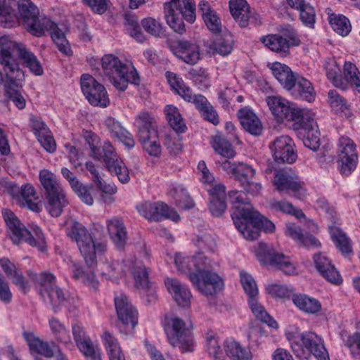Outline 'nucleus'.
Here are the masks:
<instances>
[{"label":"nucleus","instance_id":"nucleus-31","mask_svg":"<svg viewBox=\"0 0 360 360\" xmlns=\"http://www.w3.org/2000/svg\"><path fill=\"white\" fill-rule=\"evenodd\" d=\"M22 336L31 352H35L47 358L53 356V351L48 342L43 341L32 332L25 331L22 333Z\"/></svg>","mask_w":360,"mask_h":360},{"label":"nucleus","instance_id":"nucleus-48","mask_svg":"<svg viewBox=\"0 0 360 360\" xmlns=\"http://www.w3.org/2000/svg\"><path fill=\"white\" fill-rule=\"evenodd\" d=\"M72 332L74 340L79 350L82 353L86 352L89 354V352L91 351V348L94 347V346L90 339L86 335L84 328L81 325L75 323L72 326Z\"/></svg>","mask_w":360,"mask_h":360},{"label":"nucleus","instance_id":"nucleus-25","mask_svg":"<svg viewBox=\"0 0 360 360\" xmlns=\"http://www.w3.org/2000/svg\"><path fill=\"white\" fill-rule=\"evenodd\" d=\"M315 266L318 271L329 282L340 284L342 278L328 258L322 254H316L314 257Z\"/></svg>","mask_w":360,"mask_h":360},{"label":"nucleus","instance_id":"nucleus-20","mask_svg":"<svg viewBox=\"0 0 360 360\" xmlns=\"http://www.w3.org/2000/svg\"><path fill=\"white\" fill-rule=\"evenodd\" d=\"M275 162L277 163L294 162L297 153L293 149L292 140L288 136H281L275 139L269 146Z\"/></svg>","mask_w":360,"mask_h":360},{"label":"nucleus","instance_id":"nucleus-6","mask_svg":"<svg viewBox=\"0 0 360 360\" xmlns=\"http://www.w3.org/2000/svg\"><path fill=\"white\" fill-rule=\"evenodd\" d=\"M2 214L13 243L18 245L22 241H25L30 245L36 247L41 252L46 251L45 238L39 227L35 226L33 229V234H32L25 228L13 212L8 210H4L2 211Z\"/></svg>","mask_w":360,"mask_h":360},{"label":"nucleus","instance_id":"nucleus-46","mask_svg":"<svg viewBox=\"0 0 360 360\" xmlns=\"http://www.w3.org/2000/svg\"><path fill=\"white\" fill-rule=\"evenodd\" d=\"M49 327L56 340L66 347L72 346L70 336L65 326L56 318L52 317L49 321Z\"/></svg>","mask_w":360,"mask_h":360},{"label":"nucleus","instance_id":"nucleus-53","mask_svg":"<svg viewBox=\"0 0 360 360\" xmlns=\"http://www.w3.org/2000/svg\"><path fill=\"white\" fill-rule=\"evenodd\" d=\"M249 304L252 313L257 319L266 323L271 328H276L278 327L276 321L266 312L264 307L258 303L257 297L249 300Z\"/></svg>","mask_w":360,"mask_h":360},{"label":"nucleus","instance_id":"nucleus-5","mask_svg":"<svg viewBox=\"0 0 360 360\" xmlns=\"http://www.w3.org/2000/svg\"><path fill=\"white\" fill-rule=\"evenodd\" d=\"M165 321V330L171 346L183 353L192 352L195 342L191 323L177 316H168Z\"/></svg>","mask_w":360,"mask_h":360},{"label":"nucleus","instance_id":"nucleus-26","mask_svg":"<svg viewBox=\"0 0 360 360\" xmlns=\"http://www.w3.org/2000/svg\"><path fill=\"white\" fill-rule=\"evenodd\" d=\"M292 96L295 98L311 102L314 100L315 93L311 82L302 76L297 75L295 82H292V87L288 88Z\"/></svg>","mask_w":360,"mask_h":360},{"label":"nucleus","instance_id":"nucleus-40","mask_svg":"<svg viewBox=\"0 0 360 360\" xmlns=\"http://www.w3.org/2000/svg\"><path fill=\"white\" fill-rule=\"evenodd\" d=\"M262 43L272 51L285 56L289 53L290 42L286 38L278 34L262 38Z\"/></svg>","mask_w":360,"mask_h":360},{"label":"nucleus","instance_id":"nucleus-14","mask_svg":"<svg viewBox=\"0 0 360 360\" xmlns=\"http://www.w3.org/2000/svg\"><path fill=\"white\" fill-rule=\"evenodd\" d=\"M174 262L178 270L188 274H202L212 270V262L202 252H198L192 257H182L180 253L175 255Z\"/></svg>","mask_w":360,"mask_h":360},{"label":"nucleus","instance_id":"nucleus-32","mask_svg":"<svg viewBox=\"0 0 360 360\" xmlns=\"http://www.w3.org/2000/svg\"><path fill=\"white\" fill-rule=\"evenodd\" d=\"M134 125L138 129L139 139H146L148 134L154 137L158 132L154 125V118L147 111H141L136 115Z\"/></svg>","mask_w":360,"mask_h":360},{"label":"nucleus","instance_id":"nucleus-15","mask_svg":"<svg viewBox=\"0 0 360 360\" xmlns=\"http://www.w3.org/2000/svg\"><path fill=\"white\" fill-rule=\"evenodd\" d=\"M81 89L92 105L105 108L109 104L110 101L105 87L92 76L84 74L81 77Z\"/></svg>","mask_w":360,"mask_h":360},{"label":"nucleus","instance_id":"nucleus-18","mask_svg":"<svg viewBox=\"0 0 360 360\" xmlns=\"http://www.w3.org/2000/svg\"><path fill=\"white\" fill-rule=\"evenodd\" d=\"M190 281L205 296L215 295L224 286L221 277L212 270L200 275L191 274Z\"/></svg>","mask_w":360,"mask_h":360},{"label":"nucleus","instance_id":"nucleus-51","mask_svg":"<svg viewBox=\"0 0 360 360\" xmlns=\"http://www.w3.org/2000/svg\"><path fill=\"white\" fill-rule=\"evenodd\" d=\"M167 80L172 88L185 101L191 102L193 99L192 92L189 87L186 86L183 81L172 72H167Z\"/></svg>","mask_w":360,"mask_h":360},{"label":"nucleus","instance_id":"nucleus-47","mask_svg":"<svg viewBox=\"0 0 360 360\" xmlns=\"http://www.w3.org/2000/svg\"><path fill=\"white\" fill-rule=\"evenodd\" d=\"M101 275L108 280L117 281L124 273V265L122 262H106L101 264Z\"/></svg>","mask_w":360,"mask_h":360},{"label":"nucleus","instance_id":"nucleus-55","mask_svg":"<svg viewBox=\"0 0 360 360\" xmlns=\"http://www.w3.org/2000/svg\"><path fill=\"white\" fill-rule=\"evenodd\" d=\"M104 341L110 360H125L124 355L117 339L112 337L110 333H105Z\"/></svg>","mask_w":360,"mask_h":360},{"label":"nucleus","instance_id":"nucleus-45","mask_svg":"<svg viewBox=\"0 0 360 360\" xmlns=\"http://www.w3.org/2000/svg\"><path fill=\"white\" fill-rule=\"evenodd\" d=\"M224 350L232 360H251L252 359L249 349L242 347L238 342L232 340L225 341Z\"/></svg>","mask_w":360,"mask_h":360},{"label":"nucleus","instance_id":"nucleus-59","mask_svg":"<svg viewBox=\"0 0 360 360\" xmlns=\"http://www.w3.org/2000/svg\"><path fill=\"white\" fill-rule=\"evenodd\" d=\"M176 205L182 210L191 209L193 207L194 203L188 195L186 191L181 187H176L171 190Z\"/></svg>","mask_w":360,"mask_h":360},{"label":"nucleus","instance_id":"nucleus-50","mask_svg":"<svg viewBox=\"0 0 360 360\" xmlns=\"http://www.w3.org/2000/svg\"><path fill=\"white\" fill-rule=\"evenodd\" d=\"M212 146L218 154L225 158H232L236 155V152L231 143L221 135H217L213 137Z\"/></svg>","mask_w":360,"mask_h":360},{"label":"nucleus","instance_id":"nucleus-21","mask_svg":"<svg viewBox=\"0 0 360 360\" xmlns=\"http://www.w3.org/2000/svg\"><path fill=\"white\" fill-rule=\"evenodd\" d=\"M256 174L255 170L249 165L243 162H238L234 179L240 183L248 193L256 195L262 190V185L253 181Z\"/></svg>","mask_w":360,"mask_h":360},{"label":"nucleus","instance_id":"nucleus-36","mask_svg":"<svg viewBox=\"0 0 360 360\" xmlns=\"http://www.w3.org/2000/svg\"><path fill=\"white\" fill-rule=\"evenodd\" d=\"M199 10L207 28L214 33L220 32L221 30V20L216 12L210 8L207 2L200 1Z\"/></svg>","mask_w":360,"mask_h":360},{"label":"nucleus","instance_id":"nucleus-4","mask_svg":"<svg viewBox=\"0 0 360 360\" xmlns=\"http://www.w3.org/2000/svg\"><path fill=\"white\" fill-rule=\"evenodd\" d=\"M101 62L104 75L116 89L124 91L129 83L139 85V75L131 65L124 63L112 54L103 56Z\"/></svg>","mask_w":360,"mask_h":360},{"label":"nucleus","instance_id":"nucleus-38","mask_svg":"<svg viewBox=\"0 0 360 360\" xmlns=\"http://www.w3.org/2000/svg\"><path fill=\"white\" fill-rule=\"evenodd\" d=\"M340 80L345 83L344 86L338 88L345 89L348 85L354 86L360 92V72L356 65L350 62H346L343 68V77L340 76Z\"/></svg>","mask_w":360,"mask_h":360},{"label":"nucleus","instance_id":"nucleus-35","mask_svg":"<svg viewBox=\"0 0 360 360\" xmlns=\"http://www.w3.org/2000/svg\"><path fill=\"white\" fill-rule=\"evenodd\" d=\"M271 72L283 87L288 90L292 87V82L297 74L294 73L291 69L285 64L275 63L272 65Z\"/></svg>","mask_w":360,"mask_h":360},{"label":"nucleus","instance_id":"nucleus-22","mask_svg":"<svg viewBox=\"0 0 360 360\" xmlns=\"http://www.w3.org/2000/svg\"><path fill=\"white\" fill-rule=\"evenodd\" d=\"M174 54L189 65H195L200 58L199 46L186 40H179L169 46Z\"/></svg>","mask_w":360,"mask_h":360},{"label":"nucleus","instance_id":"nucleus-56","mask_svg":"<svg viewBox=\"0 0 360 360\" xmlns=\"http://www.w3.org/2000/svg\"><path fill=\"white\" fill-rule=\"evenodd\" d=\"M125 26L128 33L139 42L145 40V36L139 25L137 18L129 13L124 15Z\"/></svg>","mask_w":360,"mask_h":360},{"label":"nucleus","instance_id":"nucleus-10","mask_svg":"<svg viewBox=\"0 0 360 360\" xmlns=\"http://www.w3.org/2000/svg\"><path fill=\"white\" fill-rule=\"evenodd\" d=\"M266 101L276 120L281 122L285 120L292 122V128L299 127L301 124L300 122L305 116L304 114L311 112L308 109L296 108L288 101L278 96H268Z\"/></svg>","mask_w":360,"mask_h":360},{"label":"nucleus","instance_id":"nucleus-3","mask_svg":"<svg viewBox=\"0 0 360 360\" xmlns=\"http://www.w3.org/2000/svg\"><path fill=\"white\" fill-rule=\"evenodd\" d=\"M229 197L233 205L231 217L233 223L246 240L257 239L259 237L258 229L268 233L274 231V224L255 210L247 199L243 198L241 193L232 191L229 193Z\"/></svg>","mask_w":360,"mask_h":360},{"label":"nucleus","instance_id":"nucleus-9","mask_svg":"<svg viewBox=\"0 0 360 360\" xmlns=\"http://www.w3.org/2000/svg\"><path fill=\"white\" fill-rule=\"evenodd\" d=\"M32 279L39 285L40 294L52 307L55 313L58 312L64 303L70 302L63 290L56 285V277L51 273L42 272L37 275L30 274Z\"/></svg>","mask_w":360,"mask_h":360},{"label":"nucleus","instance_id":"nucleus-17","mask_svg":"<svg viewBox=\"0 0 360 360\" xmlns=\"http://www.w3.org/2000/svg\"><path fill=\"white\" fill-rule=\"evenodd\" d=\"M141 215L150 221H159L170 219L177 222L180 219L178 213L162 202H145L136 207Z\"/></svg>","mask_w":360,"mask_h":360},{"label":"nucleus","instance_id":"nucleus-7","mask_svg":"<svg viewBox=\"0 0 360 360\" xmlns=\"http://www.w3.org/2000/svg\"><path fill=\"white\" fill-rule=\"evenodd\" d=\"M290 340L292 350L297 357L308 359L310 354H313L317 360H330L322 338L315 333H298Z\"/></svg>","mask_w":360,"mask_h":360},{"label":"nucleus","instance_id":"nucleus-49","mask_svg":"<svg viewBox=\"0 0 360 360\" xmlns=\"http://www.w3.org/2000/svg\"><path fill=\"white\" fill-rule=\"evenodd\" d=\"M328 21L333 30L338 34L345 37L351 32L352 25L347 18L342 15L330 14Z\"/></svg>","mask_w":360,"mask_h":360},{"label":"nucleus","instance_id":"nucleus-16","mask_svg":"<svg viewBox=\"0 0 360 360\" xmlns=\"http://www.w3.org/2000/svg\"><path fill=\"white\" fill-rule=\"evenodd\" d=\"M304 115L303 120L300 122V126L297 128H293V129L297 131V137L302 141L303 144L315 151L320 146L318 127L314 120V115L311 111L307 112Z\"/></svg>","mask_w":360,"mask_h":360},{"label":"nucleus","instance_id":"nucleus-60","mask_svg":"<svg viewBox=\"0 0 360 360\" xmlns=\"http://www.w3.org/2000/svg\"><path fill=\"white\" fill-rule=\"evenodd\" d=\"M325 70L327 77L332 82L335 86L338 87L345 86V83L340 80L339 73L340 72V68L335 59L328 58L326 61Z\"/></svg>","mask_w":360,"mask_h":360},{"label":"nucleus","instance_id":"nucleus-54","mask_svg":"<svg viewBox=\"0 0 360 360\" xmlns=\"http://www.w3.org/2000/svg\"><path fill=\"white\" fill-rule=\"evenodd\" d=\"M6 187L8 189L11 195H15L16 194L20 193V204L22 202L37 199L34 187L30 184H25L23 186L19 187L18 185L9 182L6 184Z\"/></svg>","mask_w":360,"mask_h":360},{"label":"nucleus","instance_id":"nucleus-2","mask_svg":"<svg viewBox=\"0 0 360 360\" xmlns=\"http://www.w3.org/2000/svg\"><path fill=\"white\" fill-rule=\"evenodd\" d=\"M68 235L77 243L86 266V269H84L79 264L72 262L70 269L73 278L81 280L84 284L96 290L99 286V282L94 274V269L97 265L96 253L104 252L106 245L103 243H96L87 229L77 221L72 224Z\"/></svg>","mask_w":360,"mask_h":360},{"label":"nucleus","instance_id":"nucleus-11","mask_svg":"<svg viewBox=\"0 0 360 360\" xmlns=\"http://www.w3.org/2000/svg\"><path fill=\"white\" fill-rule=\"evenodd\" d=\"M274 184L279 192L290 191L300 200H303L307 195L304 183L290 168L278 171L274 176Z\"/></svg>","mask_w":360,"mask_h":360},{"label":"nucleus","instance_id":"nucleus-43","mask_svg":"<svg viewBox=\"0 0 360 360\" xmlns=\"http://www.w3.org/2000/svg\"><path fill=\"white\" fill-rule=\"evenodd\" d=\"M39 180L46 196L58 193V191H63L56 176L48 169H42L39 172Z\"/></svg>","mask_w":360,"mask_h":360},{"label":"nucleus","instance_id":"nucleus-30","mask_svg":"<svg viewBox=\"0 0 360 360\" xmlns=\"http://www.w3.org/2000/svg\"><path fill=\"white\" fill-rule=\"evenodd\" d=\"M288 4L300 12L302 22L309 27L313 28L316 22V13L311 6L305 0H286Z\"/></svg>","mask_w":360,"mask_h":360},{"label":"nucleus","instance_id":"nucleus-39","mask_svg":"<svg viewBox=\"0 0 360 360\" xmlns=\"http://www.w3.org/2000/svg\"><path fill=\"white\" fill-rule=\"evenodd\" d=\"M46 198L47 200L46 208L49 214L55 217H59L63 208L68 204L63 190L58 191V193L49 195L46 196Z\"/></svg>","mask_w":360,"mask_h":360},{"label":"nucleus","instance_id":"nucleus-28","mask_svg":"<svg viewBox=\"0 0 360 360\" xmlns=\"http://www.w3.org/2000/svg\"><path fill=\"white\" fill-rule=\"evenodd\" d=\"M238 117L245 131L254 136H259L262 134V124L252 110L247 108L240 109L238 112Z\"/></svg>","mask_w":360,"mask_h":360},{"label":"nucleus","instance_id":"nucleus-12","mask_svg":"<svg viewBox=\"0 0 360 360\" xmlns=\"http://www.w3.org/2000/svg\"><path fill=\"white\" fill-rule=\"evenodd\" d=\"M338 162L340 172L349 176L354 172L358 162L356 146L354 141L348 136H342L338 141Z\"/></svg>","mask_w":360,"mask_h":360},{"label":"nucleus","instance_id":"nucleus-63","mask_svg":"<svg viewBox=\"0 0 360 360\" xmlns=\"http://www.w3.org/2000/svg\"><path fill=\"white\" fill-rule=\"evenodd\" d=\"M111 174H115L119 181L122 184L129 181L130 177L129 170L122 160H117L107 167Z\"/></svg>","mask_w":360,"mask_h":360},{"label":"nucleus","instance_id":"nucleus-1","mask_svg":"<svg viewBox=\"0 0 360 360\" xmlns=\"http://www.w3.org/2000/svg\"><path fill=\"white\" fill-rule=\"evenodd\" d=\"M16 56L34 75H41L44 71L37 57L24 44L12 41L6 36L0 37V63L6 75V95L19 109H22L25 100L20 89L22 87L24 73L19 68Z\"/></svg>","mask_w":360,"mask_h":360},{"label":"nucleus","instance_id":"nucleus-61","mask_svg":"<svg viewBox=\"0 0 360 360\" xmlns=\"http://www.w3.org/2000/svg\"><path fill=\"white\" fill-rule=\"evenodd\" d=\"M240 283L249 300L255 298L258 295V288L255 279L246 272H240Z\"/></svg>","mask_w":360,"mask_h":360},{"label":"nucleus","instance_id":"nucleus-62","mask_svg":"<svg viewBox=\"0 0 360 360\" xmlns=\"http://www.w3.org/2000/svg\"><path fill=\"white\" fill-rule=\"evenodd\" d=\"M146 139H139L142 143L143 149L152 156L158 157L161 153V146L158 141V132L155 133V136L148 134Z\"/></svg>","mask_w":360,"mask_h":360},{"label":"nucleus","instance_id":"nucleus-58","mask_svg":"<svg viewBox=\"0 0 360 360\" xmlns=\"http://www.w3.org/2000/svg\"><path fill=\"white\" fill-rule=\"evenodd\" d=\"M133 277L136 288L146 290L150 285L148 277V271L146 266L142 264H136L132 270Z\"/></svg>","mask_w":360,"mask_h":360},{"label":"nucleus","instance_id":"nucleus-34","mask_svg":"<svg viewBox=\"0 0 360 360\" xmlns=\"http://www.w3.org/2000/svg\"><path fill=\"white\" fill-rule=\"evenodd\" d=\"M105 123L111 134L117 138L126 147L132 148L134 146L135 141L132 135L118 121L113 118H108Z\"/></svg>","mask_w":360,"mask_h":360},{"label":"nucleus","instance_id":"nucleus-41","mask_svg":"<svg viewBox=\"0 0 360 360\" xmlns=\"http://www.w3.org/2000/svg\"><path fill=\"white\" fill-rule=\"evenodd\" d=\"M285 233L293 240L305 247H319V241L311 235L304 236L300 227L288 224L286 226Z\"/></svg>","mask_w":360,"mask_h":360},{"label":"nucleus","instance_id":"nucleus-57","mask_svg":"<svg viewBox=\"0 0 360 360\" xmlns=\"http://www.w3.org/2000/svg\"><path fill=\"white\" fill-rule=\"evenodd\" d=\"M269 206L273 210L294 215L297 219L304 217V214L301 210L295 207L292 203L285 200H272L269 202Z\"/></svg>","mask_w":360,"mask_h":360},{"label":"nucleus","instance_id":"nucleus-8","mask_svg":"<svg viewBox=\"0 0 360 360\" xmlns=\"http://www.w3.org/2000/svg\"><path fill=\"white\" fill-rule=\"evenodd\" d=\"M165 17L168 25L176 32L183 33V19L192 23L195 20V4L192 0H171L164 6Z\"/></svg>","mask_w":360,"mask_h":360},{"label":"nucleus","instance_id":"nucleus-52","mask_svg":"<svg viewBox=\"0 0 360 360\" xmlns=\"http://www.w3.org/2000/svg\"><path fill=\"white\" fill-rule=\"evenodd\" d=\"M167 119L171 127L177 133L184 132L186 127L183 122L179 110L173 105H167L165 110Z\"/></svg>","mask_w":360,"mask_h":360},{"label":"nucleus","instance_id":"nucleus-64","mask_svg":"<svg viewBox=\"0 0 360 360\" xmlns=\"http://www.w3.org/2000/svg\"><path fill=\"white\" fill-rule=\"evenodd\" d=\"M141 25L150 34L155 37H162L164 35L162 25L153 18H146L142 20Z\"/></svg>","mask_w":360,"mask_h":360},{"label":"nucleus","instance_id":"nucleus-24","mask_svg":"<svg viewBox=\"0 0 360 360\" xmlns=\"http://www.w3.org/2000/svg\"><path fill=\"white\" fill-rule=\"evenodd\" d=\"M168 291L173 296L179 306L188 307L191 304V293L186 285L181 284L177 279L167 278L165 281Z\"/></svg>","mask_w":360,"mask_h":360},{"label":"nucleus","instance_id":"nucleus-27","mask_svg":"<svg viewBox=\"0 0 360 360\" xmlns=\"http://www.w3.org/2000/svg\"><path fill=\"white\" fill-rule=\"evenodd\" d=\"M225 186L221 184L212 186L209 190L210 195V210L212 215L221 216L226 209Z\"/></svg>","mask_w":360,"mask_h":360},{"label":"nucleus","instance_id":"nucleus-13","mask_svg":"<svg viewBox=\"0 0 360 360\" xmlns=\"http://www.w3.org/2000/svg\"><path fill=\"white\" fill-rule=\"evenodd\" d=\"M257 257L262 264L276 266L285 274L292 275L295 273V267L288 257L268 247L265 243L259 244Z\"/></svg>","mask_w":360,"mask_h":360},{"label":"nucleus","instance_id":"nucleus-19","mask_svg":"<svg viewBox=\"0 0 360 360\" xmlns=\"http://www.w3.org/2000/svg\"><path fill=\"white\" fill-rule=\"evenodd\" d=\"M115 306L118 320L130 331L133 330L138 323L136 309L124 294H120L115 297Z\"/></svg>","mask_w":360,"mask_h":360},{"label":"nucleus","instance_id":"nucleus-23","mask_svg":"<svg viewBox=\"0 0 360 360\" xmlns=\"http://www.w3.org/2000/svg\"><path fill=\"white\" fill-rule=\"evenodd\" d=\"M86 139L91 148V155L98 160L103 159L106 167H108L109 165L118 160L116 158L117 155L114 151V148L110 143H105L101 148V147L97 146L98 141L96 136L93 137L91 136L89 138L86 137Z\"/></svg>","mask_w":360,"mask_h":360},{"label":"nucleus","instance_id":"nucleus-29","mask_svg":"<svg viewBox=\"0 0 360 360\" xmlns=\"http://www.w3.org/2000/svg\"><path fill=\"white\" fill-rule=\"evenodd\" d=\"M106 225L110 237L116 247L122 249L127 240V233L122 219L119 217H113L107 221Z\"/></svg>","mask_w":360,"mask_h":360},{"label":"nucleus","instance_id":"nucleus-37","mask_svg":"<svg viewBox=\"0 0 360 360\" xmlns=\"http://www.w3.org/2000/svg\"><path fill=\"white\" fill-rule=\"evenodd\" d=\"M292 302L301 311L309 314H316L321 310L320 302L306 295H295Z\"/></svg>","mask_w":360,"mask_h":360},{"label":"nucleus","instance_id":"nucleus-42","mask_svg":"<svg viewBox=\"0 0 360 360\" xmlns=\"http://www.w3.org/2000/svg\"><path fill=\"white\" fill-rule=\"evenodd\" d=\"M51 25L46 26L43 30V35L45 32L49 31L52 40L58 46L59 51L65 55H69L71 53L70 46L66 40L63 32L58 27V25L50 20Z\"/></svg>","mask_w":360,"mask_h":360},{"label":"nucleus","instance_id":"nucleus-33","mask_svg":"<svg viewBox=\"0 0 360 360\" xmlns=\"http://www.w3.org/2000/svg\"><path fill=\"white\" fill-rule=\"evenodd\" d=\"M229 8L233 18L241 27L248 25L250 7L245 0H230Z\"/></svg>","mask_w":360,"mask_h":360},{"label":"nucleus","instance_id":"nucleus-44","mask_svg":"<svg viewBox=\"0 0 360 360\" xmlns=\"http://www.w3.org/2000/svg\"><path fill=\"white\" fill-rule=\"evenodd\" d=\"M330 233L333 241L342 254L347 255L352 252V245L350 239L338 227H330Z\"/></svg>","mask_w":360,"mask_h":360}]
</instances>
